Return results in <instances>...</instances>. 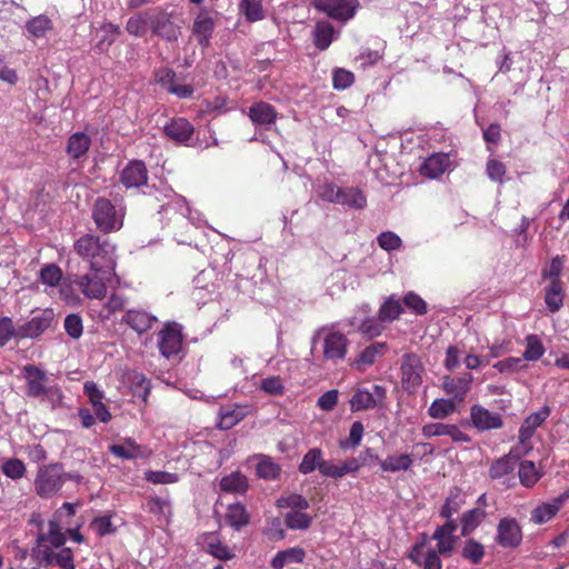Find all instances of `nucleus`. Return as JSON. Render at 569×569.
I'll list each match as a JSON object with an SVG mask.
<instances>
[{
    "mask_svg": "<svg viewBox=\"0 0 569 569\" xmlns=\"http://www.w3.org/2000/svg\"><path fill=\"white\" fill-rule=\"evenodd\" d=\"M248 488L247 477L239 471L231 472L220 480V489L224 492L243 495Z\"/></svg>",
    "mask_w": 569,
    "mask_h": 569,
    "instance_id": "obj_36",
    "label": "nucleus"
},
{
    "mask_svg": "<svg viewBox=\"0 0 569 569\" xmlns=\"http://www.w3.org/2000/svg\"><path fill=\"white\" fill-rule=\"evenodd\" d=\"M519 479L525 487H532L540 478L532 461L526 460L519 463Z\"/></svg>",
    "mask_w": 569,
    "mask_h": 569,
    "instance_id": "obj_55",
    "label": "nucleus"
},
{
    "mask_svg": "<svg viewBox=\"0 0 569 569\" xmlns=\"http://www.w3.org/2000/svg\"><path fill=\"white\" fill-rule=\"evenodd\" d=\"M457 410L455 400L452 399H436L428 408V415L432 419L442 420L455 413Z\"/></svg>",
    "mask_w": 569,
    "mask_h": 569,
    "instance_id": "obj_39",
    "label": "nucleus"
},
{
    "mask_svg": "<svg viewBox=\"0 0 569 569\" xmlns=\"http://www.w3.org/2000/svg\"><path fill=\"white\" fill-rule=\"evenodd\" d=\"M148 181L146 164L140 160L130 161L121 171V182L126 188H139Z\"/></svg>",
    "mask_w": 569,
    "mask_h": 569,
    "instance_id": "obj_22",
    "label": "nucleus"
},
{
    "mask_svg": "<svg viewBox=\"0 0 569 569\" xmlns=\"http://www.w3.org/2000/svg\"><path fill=\"white\" fill-rule=\"evenodd\" d=\"M158 347L167 359L177 356L182 348L181 328L177 323L166 325L158 333Z\"/></svg>",
    "mask_w": 569,
    "mask_h": 569,
    "instance_id": "obj_10",
    "label": "nucleus"
},
{
    "mask_svg": "<svg viewBox=\"0 0 569 569\" xmlns=\"http://www.w3.org/2000/svg\"><path fill=\"white\" fill-rule=\"evenodd\" d=\"M239 11L249 22H257L266 17L262 0H240Z\"/></svg>",
    "mask_w": 569,
    "mask_h": 569,
    "instance_id": "obj_38",
    "label": "nucleus"
},
{
    "mask_svg": "<svg viewBox=\"0 0 569 569\" xmlns=\"http://www.w3.org/2000/svg\"><path fill=\"white\" fill-rule=\"evenodd\" d=\"M64 483V472L58 463L47 465L39 468L36 480V492L42 498L52 497Z\"/></svg>",
    "mask_w": 569,
    "mask_h": 569,
    "instance_id": "obj_6",
    "label": "nucleus"
},
{
    "mask_svg": "<svg viewBox=\"0 0 569 569\" xmlns=\"http://www.w3.org/2000/svg\"><path fill=\"white\" fill-rule=\"evenodd\" d=\"M421 433L425 438L448 436L453 442L468 443L471 438L460 430L457 425L431 422L422 427Z\"/></svg>",
    "mask_w": 569,
    "mask_h": 569,
    "instance_id": "obj_14",
    "label": "nucleus"
},
{
    "mask_svg": "<svg viewBox=\"0 0 569 569\" xmlns=\"http://www.w3.org/2000/svg\"><path fill=\"white\" fill-rule=\"evenodd\" d=\"M562 282H550L546 288L545 302L550 312H557L563 306Z\"/></svg>",
    "mask_w": 569,
    "mask_h": 569,
    "instance_id": "obj_37",
    "label": "nucleus"
},
{
    "mask_svg": "<svg viewBox=\"0 0 569 569\" xmlns=\"http://www.w3.org/2000/svg\"><path fill=\"white\" fill-rule=\"evenodd\" d=\"M73 249L83 260L89 262L92 271L102 274L114 272L117 247L108 239L88 233L74 242Z\"/></svg>",
    "mask_w": 569,
    "mask_h": 569,
    "instance_id": "obj_2",
    "label": "nucleus"
},
{
    "mask_svg": "<svg viewBox=\"0 0 569 569\" xmlns=\"http://www.w3.org/2000/svg\"><path fill=\"white\" fill-rule=\"evenodd\" d=\"M148 511L157 517L159 522L169 523L172 517L171 502L167 498L151 497L147 502Z\"/></svg>",
    "mask_w": 569,
    "mask_h": 569,
    "instance_id": "obj_35",
    "label": "nucleus"
},
{
    "mask_svg": "<svg viewBox=\"0 0 569 569\" xmlns=\"http://www.w3.org/2000/svg\"><path fill=\"white\" fill-rule=\"evenodd\" d=\"M246 416L247 410L243 407H222L218 413L217 427L221 430H229L244 419Z\"/></svg>",
    "mask_w": 569,
    "mask_h": 569,
    "instance_id": "obj_29",
    "label": "nucleus"
},
{
    "mask_svg": "<svg viewBox=\"0 0 569 569\" xmlns=\"http://www.w3.org/2000/svg\"><path fill=\"white\" fill-rule=\"evenodd\" d=\"M496 541L502 548H517L522 541V530L513 518H502L497 526Z\"/></svg>",
    "mask_w": 569,
    "mask_h": 569,
    "instance_id": "obj_13",
    "label": "nucleus"
},
{
    "mask_svg": "<svg viewBox=\"0 0 569 569\" xmlns=\"http://www.w3.org/2000/svg\"><path fill=\"white\" fill-rule=\"evenodd\" d=\"M194 131L193 126L186 118L172 119L164 126V133L173 141L187 143Z\"/></svg>",
    "mask_w": 569,
    "mask_h": 569,
    "instance_id": "obj_27",
    "label": "nucleus"
},
{
    "mask_svg": "<svg viewBox=\"0 0 569 569\" xmlns=\"http://www.w3.org/2000/svg\"><path fill=\"white\" fill-rule=\"evenodd\" d=\"M311 522V517L302 511H290L284 516L286 526L292 530H306Z\"/></svg>",
    "mask_w": 569,
    "mask_h": 569,
    "instance_id": "obj_57",
    "label": "nucleus"
},
{
    "mask_svg": "<svg viewBox=\"0 0 569 569\" xmlns=\"http://www.w3.org/2000/svg\"><path fill=\"white\" fill-rule=\"evenodd\" d=\"M54 319L52 310H44L18 328V339L37 338L49 329Z\"/></svg>",
    "mask_w": 569,
    "mask_h": 569,
    "instance_id": "obj_16",
    "label": "nucleus"
},
{
    "mask_svg": "<svg viewBox=\"0 0 569 569\" xmlns=\"http://www.w3.org/2000/svg\"><path fill=\"white\" fill-rule=\"evenodd\" d=\"M122 322L129 326L133 331L141 335L150 330L154 323L158 322L156 316L143 309H129L123 318Z\"/></svg>",
    "mask_w": 569,
    "mask_h": 569,
    "instance_id": "obj_20",
    "label": "nucleus"
},
{
    "mask_svg": "<svg viewBox=\"0 0 569 569\" xmlns=\"http://www.w3.org/2000/svg\"><path fill=\"white\" fill-rule=\"evenodd\" d=\"M306 558L305 549L300 547H292L286 550L278 551L271 560L273 569H282L288 565L301 563Z\"/></svg>",
    "mask_w": 569,
    "mask_h": 569,
    "instance_id": "obj_30",
    "label": "nucleus"
},
{
    "mask_svg": "<svg viewBox=\"0 0 569 569\" xmlns=\"http://www.w3.org/2000/svg\"><path fill=\"white\" fill-rule=\"evenodd\" d=\"M486 173L491 181L501 184L506 180V164L496 158H489L486 164Z\"/></svg>",
    "mask_w": 569,
    "mask_h": 569,
    "instance_id": "obj_59",
    "label": "nucleus"
},
{
    "mask_svg": "<svg viewBox=\"0 0 569 569\" xmlns=\"http://www.w3.org/2000/svg\"><path fill=\"white\" fill-rule=\"evenodd\" d=\"M313 34L316 47L326 50L332 42L333 28L329 22H318Z\"/></svg>",
    "mask_w": 569,
    "mask_h": 569,
    "instance_id": "obj_51",
    "label": "nucleus"
},
{
    "mask_svg": "<svg viewBox=\"0 0 569 569\" xmlns=\"http://www.w3.org/2000/svg\"><path fill=\"white\" fill-rule=\"evenodd\" d=\"M463 505L465 496L462 491L458 488H455L447 497L440 515L446 519H450Z\"/></svg>",
    "mask_w": 569,
    "mask_h": 569,
    "instance_id": "obj_47",
    "label": "nucleus"
},
{
    "mask_svg": "<svg viewBox=\"0 0 569 569\" xmlns=\"http://www.w3.org/2000/svg\"><path fill=\"white\" fill-rule=\"evenodd\" d=\"M150 28L157 36L166 41H177L181 34V27L176 22V16L159 8L150 10Z\"/></svg>",
    "mask_w": 569,
    "mask_h": 569,
    "instance_id": "obj_9",
    "label": "nucleus"
},
{
    "mask_svg": "<svg viewBox=\"0 0 569 569\" xmlns=\"http://www.w3.org/2000/svg\"><path fill=\"white\" fill-rule=\"evenodd\" d=\"M248 117L254 126L269 128L276 122L278 112L273 106L264 101H258L249 108Z\"/></svg>",
    "mask_w": 569,
    "mask_h": 569,
    "instance_id": "obj_24",
    "label": "nucleus"
},
{
    "mask_svg": "<svg viewBox=\"0 0 569 569\" xmlns=\"http://www.w3.org/2000/svg\"><path fill=\"white\" fill-rule=\"evenodd\" d=\"M569 500V490L551 498L548 501L538 503L530 512V521L535 525H543L553 519L559 510Z\"/></svg>",
    "mask_w": 569,
    "mask_h": 569,
    "instance_id": "obj_11",
    "label": "nucleus"
},
{
    "mask_svg": "<svg viewBox=\"0 0 569 569\" xmlns=\"http://www.w3.org/2000/svg\"><path fill=\"white\" fill-rule=\"evenodd\" d=\"M61 278L62 271L54 263L46 264L40 270V280L47 286L56 287L60 282Z\"/></svg>",
    "mask_w": 569,
    "mask_h": 569,
    "instance_id": "obj_61",
    "label": "nucleus"
},
{
    "mask_svg": "<svg viewBox=\"0 0 569 569\" xmlns=\"http://www.w3.org/2000/svg\"><path fill=\"white\" fill-rule=\"evenodd\" d=\"M386 348L385 343H372L360 352L353 365L359 369L363 370L366 367L371 366L378 356L383 353Z\"/></svg>",
    "mask_w": 569,
    "mask_h": 569,
    "instance_id": "obj_46",
    "label": "nucleus"
},
{
    "mask_svg": "<svg viewBox=\"0 0 569 569\" xmlns=\"http://www.w3.org/2000/svg\"><path fill=\"white\" fill-rule=\"evenodd\" d=\"M377 403L373 395L368 390H358L350 400L352 411L373 408Z\"/></svg>",
    "mask_w": 569,
    "mask_h": 569,
    "instance_id": "obj_56",
    "label": "nucleus"
},
{
    "mask_svg": "<svg viewBox=\"0 0 569 569\" xmlns=\"http://www.w3.org/2000/svg\"><path fill=\"white\" fill-rule=\"evenodd\" d=\"M214 28V19L208 11H201L197 14L192 24V34L202 48L209 47Z\"/></svg>",
    "mask_w": 569,
    "mask_h": 569,
    "instance_id": "obj_21",
    "label": "nucleus"
},
{
    "mask_svg": "<svg viewBox=\"0 0 569 569\" xmlns=\"http://www.w3.org/2000/svg\"><path fill=\"white\" fill-rule=\"evenodd\" d=\"M1 471L12 480H19L26 476L27 468L22 460L10 458L1 465Z\"/></svg>",
    "mask_w": 569,
    "mask_h": 569,
    "instance_id": "obj_54",
    "label": "nucleus"
},
{
    "mask_svg": "<svg viewBox=\"0 0 569 569\" xmlns=\"http://www.w3.org/2000/svg\"><path fill=\"white\" fill-rule=\"evenodd\" d=\"M486 516V510L480 507L466 511L461 517L462 536L472 532L485 520Z\"/></svg>",
    "mask_w": 569,
    "mask_h": 569,
    "instance_id": "obj_40",
    "label": "nucleus"
},
{
    "mask_svg": "<svg viewBox=\"0 0 569 569\" xmlns=\"http://www.w3.org/2000/svg\"><path fill=\"white\" fill-rule=\"evenodd\" d=\"M440 556L435 546L430 543L429 536L423 533L419 541L412 546L408 557L422 569H442Z\"/></svg>",
    "mask_w": 569,
    "mask_h": 569,
    "instance_id": "obj_8",
    "label": "nucleus"
},
{
    "mask_svg": "<svg viewBox=\"0 0 569 569\" xmlns=\"http://www.w3.org/2000/svg\"><path fill=\"white\" fill-rule=\"evenodd\" d=\"M328 460L322 458V451L319 448L310 449L302 458L299 465V471L302 475H308L315 471L317 468L320 471V466L326 463Z\"/></svg>",
    "mask_w": 569,
    "mask_h": 569,
    "instance_id": "obj_45",
    "label": "nucleus"
},
{
    "mask_svg": "<svg viewBox=\"0 0 569 569\" xmlns=\"http://www.w3.org/2000/svg\"><path fill=\"white\" fill-rule=\"evenodd\" d=\"M27 381L26 393L33 398H46L53 406L61 401L62 392L58 386H48V377L43 370L33 365L23 368Z\"/></svg>",
    "mask_w": 569,
    "mask_h": 569,
    "instance_id": "obj_4",
    "label": "nucleus"
},
{
    "mask_svg": "<svg viewBox=\"0 0 569 569\" xmlns=\"http://www.w3.org/2000/svg\"><path fill=\"white\" fill-rule=\"evenodd\" d=\"M127 303V299L119 293H112L108 298V300L103 303L102 308L99 311V318L102 320H108L118 311L124 309Z\"/></svg>",
    "mask_w": 569,
    "mask_h": 569,
    "instance_id": "obj_48",
    "label": "nucleus"
},
{
    "mask_svg": "<svg viewBox=\"0 0 569 569\" xmlns=\"http://www.w3.org/2000/svg\"><path fill=\"white\" fill-rule=\"evenodd\" d=\"M249 513L243 505L238 502L228 507L226 520L232 528L239 530L247 526L249 523Z\"/></svg>",
    "mask_w": 569,
    "mask_h": 569,
    "instance_id": "obj_42",
    "label": "nucleus"
},
{
    "mask_svg": "<svg viewBox=\"0 0 569 569\" xmlns=\"http://www.w3.org/2000/svg\"><path fill=\"white\" fill-rule=\"evenodd\" d=\"M100 32L102 34L97 43V48L100 51H106L116 41L120 33V28L117 24L107 22L101 26Z\"/></svg>",
    "mask_w": 569,
    "mask_h": 569,
    "instance_id": "obj_53",
    "label": "nucleus"
},
{
    "mask_svg": "<svg viewBox=\"0 0 569 569\" xmlns=\"http://www.w3.org/2000/svg\"><path fill=\"white\" fill-rule=\"evenodd\" d=\"M198 545L209 555L219 560H230L234 557L232 550L221 542L218 535L214 532L202 533L198 538Z\"/></svg>",
    "mask_w": 569,
    "mask_h": 569,
    "instance_id": "obj_18",
    "label": "nucleus"
},
{
    "mask_svg": "<svg viewBox=\"0 0 569 569\" xmlns=\"http://www.w3.org/2000/svg\"><path fill=\"white\" fill-rule=\"evenodd\" d=\"M450 167V158L447 153H433L426 158L420 166V173L435 179L443 174Z\"/></svg>",
    "mask_w": 569,
    "mask_h": 569,
    "instance_id": "obj_26",
    "label": "nucleus"
},
{
    "mask_svg": "<svg viewBox=\"0 0 569 569\" xmlns=\"http://www.w3.org/2000/svg\"><path fill=\"white\" fill-rule=\"evenodd\" d=\"M64 543L66 536L59 521L51 519L48 522L47 531L38 533L32 555L42 566L76 569L73 552L71 548L63 547Z\"/></svg>",
    "mask_w": 569,
    "mask_h": 569,
    "instance_id": "obj_1",
    "label": "nucleus"
},
{
    "mask_svg": "<svg viewBox=\"0 0 569 569\" xmlns=\"http://www.w3.org/2000/svg\"><path fill=\"white\" fill-rule=\"evenodd\" d=\"M403 309L399 300L393 297L389 298L379 309V319L382 322H391L396 320Z\"/></svg>",
    "mask_w": 569,
    "mask_h": 569,
    "instance_id": "obj_52",
    "label": "nucleus"
},
{
    "mask_svg": "<svg viewBox=\"0 0 569 569\" xmlns=\"http://www.w3.org/2000/svg\"><path fill=\"white\" fill-rule=\"evenodd\" d=\"M526 350L522 355L526 361H537L545 353V347L541 339L537 335H528L526 337Z\"/></svg>",
    "mask_w": 569,
    "mask_h": 569,
    "instance_id": "obj_49",
    "label": "nucleus"
},
{
    "mask_svg": "<svg viewBox=\"0 0 569 569\" xmlns=\"http://www.w3.org/2000/svg\"><path fill=\"white\" fill-rule=\"evenodd\" d=\"M461 555L472 563H479L485 556V548L480 542L470 539L466 542Z\"/></svg>",
    "mask_w": 569,
    "mask_h": 569,
    "instance_id": "obj_60",
    "label": "nucleus"
},
{
    "mask_svg": "<svg viewBox=\"0 0 569 569\" xmlns=\"http://www.w3.org/2000/svg\"><path fill=\"white\" fill-rule=\"evenodd\" d=\"M316 6L319 10L326 12L329 17L348 21L356 14L359 8L358 0H317Z\"/></svg>",
    "mask_w": 569,
    "mask_h": 569,
    "instance_id": "obj_12",
    "label": "nucleus"
},
{
    "mask_svg": "<svg viewBox=\"0 0 569 569\" xmlns=\"http://www.w3.org/2000/svg\"><path fill=\"white\" fill-rule=\"evenodd\" d=\"M518 465V456L513 453V450L509 455L497 459L489 469V475L492 479H500L507 475L513 472Z\"/></svg>",
    "mask_w": 569,
    "mask_h": 569,
    "instance_id": "obj_33",
    "label": "nucleus"
},
{
    "mask_svg": "<svg viewBox=\"0 0 569 569\" xmlns=\"http://www.w3.org/2000/svg\"><path fill=\"white\" fill-rule=\"evenodd\" d=\"M91 139L84 132L71 134L67 142V154L72 159L84 157L90 148Z\"/></svg>",
    "mask_w": 569,
    "mask_h": 569,
    "instance_id": "obj_31",
    "label": "nucleus"
},
{
    "mask_svg": "<svg viewBox=\"0 0 569 569\" xmlns=\"http://www.w3.org/2000/svg\"><path fill=\"white\" fill-rule=\"evenodd\" d=\"M76 284L88 299H102L107 293L106 282L98 274L79 276Z\"/></svg>",
    "mask_w": 569,
    "mask_h": 569,
    "instance_id": "obj_25",
    "label": "nucleus"
},
{
    "mask_svg": "<svg viewBox=\"0 0 569 569\" xmlns=\"http://www.w3.org/2000/svg\"><path fill=\"white\" fill-rule=\"evenodd\" d=\"M401 385L408 392H416L422 385L425 366L418 355L406 353L401 359Z\"/></svg>",
    "mask_w": 569,
    "mask_h": 569,
    "instance_id": "obj_7",
    "label": "nucleus"
},
{
    "mask_svg": "<svg viewBox=\"0 0 569 569\" xmlns=\"http://www.w3.org/2000/svg\"><path fill=\"white\" fill-rule=\"evenodd\" d=\"M317 345L321 346L323 361L338 363L347 356L349 340L345 333L333 327H322L312 336V350Z\"/></svg>",
    "mask_w": 569,
    "mask_h": 569,
    "instance_id": "obj_3",
    "label": "nucleus"
},
{
    "mask_svg": "<svg viewBox=\"0 0 569 569\" xmlns=\"http://www.w3.org/2000/svg\"><path fill=\"white\" fill-rule=\"evenodd\" d=\"M169 192L170 194H166L164 197L170 198V200L161 206L160 212L169 214L171 211H173L174 213H179L182 218L193 222L194 219L191 217V209L189 208L186 199L173 193L172 190H169Z\"/></svg>",
    "mask_w": 569,
    "mask_h": 569,
    "instance_id": "obj_34",
    "label": "nucleus"
},
{
    "mask_svg": "<svg viewBox=\"0 0 569 569\" xmlns=\"http://www.w3.org/2000/svg\"><path fill=\"white\" fill-rule=\"evenodd\" d=\"M360 470V460L356 458H349L340 463H335L332 460H328L326 463L320 466V473L323 477L340 479L346 475H355Z\"/></svg>",
    "mask_w": 569,
    "mask_h": 569,
    "instance_id": "obj_23",
    "label": "nucleus"
},
{
    "mask_svg": "<svg viewBox=\"0 0 569 569\" xmlns=\"http://www.w3.org/2000/svg\"><path fill=\"white\" fill-rule=\"evenodd\" d=\"M550 409L542 407L540 410L528 416L519 429V439L521 442L529 440L536 429L542 425V422L549 417Z\"/></svg>",
    "mask_w": 569,
    "mask_h": 569,
    "instance_id": "obj_28",
    "label": "nucleus"
},
{
    "mask_svg": "<svg viewBox=\"0 0 569 569\" xmlns=\"http://www.w3.org/2000/svg\"><path fill=\"white\" fill-rule=\"evenodd\" d=\"M472 380L473 377L470 373L460 377L446 376L442 380V389L452 397V400L461 402L471 389Z\"/></svg>",
    "mask_w": 569,
    "mask_h": 569,
    "instance_id": "obj_17",
    "label": "nucleus"
},
{
    "mask_svg": "<svg viewBox=\"0 0 569 569\" xmlns=\"http://www.w3.org/2000/svg\"><path fill=\"white\" fill-rule=\"evenodd\" d=\"M150 11L131 17L126 24V30L136 37H142L150 27Z\"/></svg>",
    "mask_w": 569,
    "mask_h": 569,
    "instance_id": "obj_50",
    "label": "nucleus"
},
{
    "mask_svg": "<svg viewBox=\"0 0 569 569\" xmlns=\"http://www.w3.org/2000/svg\"><path fill=\"white\" fill-rule=\"evenodd\" d=\"M377 242L386 251L398 250L402 246L401 238L392 231L381 232L377 238Z\"/></svg>",
    "mask_w": 569,
    "mask_h": 569,
    "instance_id": "obj_63",
    "label": "nucleus"
},
{
    "mask_svg": "<svg viewBox=\"0 0 569 569\" xmlns=\"http://www.w3.org/2000/svg\"><path fill=\"white\" fill-rule=\"evenodd\" d=\"M430 543L436 541V551L442 557H450L455 550L457 538L449 536L442 531L436 529L431 537H429Z\"/></svg>",
    "mask_w": 569,
    "mask_h": 569,
    "instance_id": "obj_43",
    "label": "nucleus"
},
{
    "mask_svg": "<svg viewBox=\"0 0 569 569\" xmlns=\"http://www.w3.org/2000/svg\"><path fill=\"white\" fill-rule=\"evenodd\" d=\"M413 465V457L409 453L389 455L380 461V468L386 472L408 471Z\"/></svg>",
    "mask_w": 569,
    "mask_h": 569,
    "instance_id": "obj_32",
    "label": "nucleus"
},
{
    "mask_svg": "<svg viewBox=\"0 0 569 569\" xmlns=\"http://www.w3.org/2000/svg\"><path fill=\"white\" fill-rule=\"evenodd\" d=\"M260 389L270 396H280L284 391L283 380L279 376L267 377L261 380Z\"/></svg>",
    "mask_w": 569,
    "mask_h": 569,
    "instance_id": "obj_64",
    "label": "nucleus"
},
{
    "mask_svg": "<svg viewBox=\"0 0 569 569\" xmlns=\"http://www.w3.org/2000/svg\"><path fill=\"white\" fill-rule=\"evenodd\" d=\"M109 451L123 460L148 458L151 453L147 447L138 445L132 438H126L121 443L111 445Z\"/></svg>",
    "mask_w": 569,
    "mask_h": 569,
    "instance_id": "obj_19",
    "label": "nucleus"
},
{
    "mask_svg": "<svg viewBox=\"0 0 569 569\" xmlns=\"http://www.w3.org/2000/svg\"><path fill=\"white\" fill-rule=\"evenodd\" d=\"M470 419L472 426L479 431L499 429L503 425L499 413L489 411L481 405H473L470 408Z\"/></svg>",
    "mask_w": 569,
    "mask_h": 569,
    "instance_id": "obj_15",
    "label": "nucleus"
},
{
    "mask_svg": "<svg viewBox=\"0 0 569 569\" xmlns=\"http://www.w3.org/2000/svg\"><path fill=\"white\" fill-rule=\"evenodd\" d=\"M53 28L51 19L44 14L33 17L26 23V29L33 38H42Z\"/></svg>",
    "mask_w": 569,
    "mask_h": 569,
    "instance_id": "obj_44",
    "label": "nucleus"
},
{
    "mask_svg": "<svg viewBox=\"0 0 569 569\" xmlns=\"http://www.w3.org/2000/svg\"><path fill=\"white\" fill-rule=\"evenodd\" d=\"M338 203L355 209H362L367 203V199L358 188H341Z\"/></svg>",
    "mask_w": 569,
    "mask_h": 569,
    "instance_id": "obj_41",
    "label": "nucleus"
},
{
    "mask_svg": "<svg viewBox=\"0 0 569 569\" xmlns=\"http://www.w3.org/2000/svg\"><path fill=\"white\" fill-rule=\"evenodd\" d=\"M365 428L360 421H355L351 425L349 438L340 441L342 449L356 448L360 445L363 437Z\"/></svg>",
    "mask_w": 569,
    "mask_h": 569,
    "instance_id": "obj_62",
    "label": "nucleus"
},
{
    "mask_svg": "<svg viewBox=\"0 0 569 569\" xmlns=\"http://www.w3.org/2000/svg\"><path fill=\"white\" fill-rule=\"evenodd\" d=\"M257 475L263 479H276L280 473V467L269 457L262 456L256 468Z\"/></svg>",
    "mask_w": 569,
    "mask_h": 569,
    "instance_id": "obj_58",
    "label": "nucleus"
},
{
    "mask_svg": "<svg viewBox=\"0 0 569 569\" xmlns=\"http://www.w3.org/2000/svg\"><path fill=\"white\" fill-rule=\"evenodd\" d=\"M124 210L117 209L106 198H98L92 208V219L97 228L103 233L118 231L123 226Z\"/></svg>",
    "mask_w": 569,
    "mask_h": 569,
    "instance_id": "obj_5",
    "label": "nucleus"
}]
</instances>
